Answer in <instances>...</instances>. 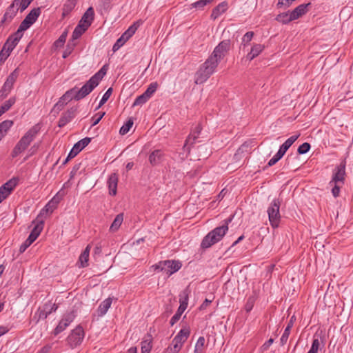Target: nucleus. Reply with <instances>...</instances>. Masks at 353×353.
<instances>
[{
	"instance_id": "a211bd4d",
	"label": "nucleus",
	"mask_w": 353,
	"mask_h": 353,
	"mask_svg": "<svg viewBox=\"0 0 353 353\" xmlns=\"http://www.w3.org/2000/svg\"><path fill=\"white\" fill-rule=\"evenodd\" d=\"M310 6V3L301 4L296 7L292 11H290L292 14V19L296 20L301 17L307 12V7Z\"/></svg>"
},
{
	"instance_id": "f3484780",
	"label": "nucleus",
	"mask_w": 353,
	"mask_h": 353,
	"mask_svg": "<svg viewBox=\"0 0 353 353\" xmlns=\"http://www.w3.org/2000/svg\"><path fill=\"white\" fill-rule=\"evenodd\" d=\"M164 272L170 276L174 272H177L181 268V263L178 261L165 260Z\"/></svg>"
},
{
	"instance_id": "603ef678",
	"label": "nucleus",
	"mask_w": 353,
	"mask_h": 353,
	"mask_svg": "<svg viewBox=\"0 0 353 353\" xmlns=\"http://www.w3.org/2000/svg\"><path fill=\"white\" fill-rule=\"evenodd\" d=\"M75 3L72 1L68 4H65L63 8V16L68 14V13L73 9Z\"/></svg>"
},
{
	"instance_id": "412c9836",
	"label": "nucleus",
	"mask_w": 353,
	"mask_h": 353,
	"mask_svg": "<svg viewBox=\"0 0 353 353\" xmlns=\"http://www.w3.org/2000/svg\"><path fill=\"white\" fill-rule=\"evenodd\" d=\"M77 92V90L75 88H72L67 92L60 98L59 102L56 104V105H63L64 104L68 103L72 99H74L75 93Z\"/></svg>"
},
{
	"instance_id": "c03bdc74",
	"label": "nucleus",
	"mask_w": 353,
	"mask_h": 353,
	"mask_svg": "<svg viewBox=\"0 0 353 353\" xmlns=\"http://www.w3.org/2000/svg\"><path fill=\"white\" fill-rule=\"evenodd\" d=\"M12 121L10 120H6L0 123V129L1 131H2V133L4 134V136L6 134L8 130L12 125Z\"/></svg>"
},
{
	"instance_id": "f257e3e1",
	"label": "nucleus",
	"mask_w": 353,
	"mask_h": 353,
	"mask_svg": "<svg viewBox=\"0 0 353 353\" xmlns=\"http://www.w3.org/2000/svg\"><path fill=\"white\" fill-rule=\"evenodd\" d=\"M230 46V40H224L214 48L212 54L200 66L194 75V83L201 84L205 82L215 72L221 60L225 57Z\"/></svg>"
},
{
	"instance_id": "c9c22d12",
	"label": "nucleus",
	"mask_w": 353,
	"mask_h": 353,
	"mask_svg": "<svg viewBox=\"0 0 353 353\" xmlns=\"http://www.w3.org/2000/svg\"><path fill=\"white\" fill-rule=\"evenodd\" d=\"M59 202V200H57L55 198H53L48 204L45 206V208L42 210L40 213L41 215L44 212H52L53 210L57 208V205Z\"/></svg>"
},
{
	"instance_id": "4c0bfd02",
	"label": "nucleus",
	"mask_w": 353,
	"mask_h": 353,
	"mask_svg": "<svg viewBox=\"0 0 353 353\" xmlns=\"http://www.w3.org/2000/svg\"><path fill=\"white\" fill-rule=\"evenodd\" d=\"M205 339L203 336H200L195 345L194 353H203L204 350V345Z\"/></svg>"
},
{
	"instance_id": "bf43d9fd",
	"label": "nucleus",
	"mask_w": 353,
	"mask_h": 353,
	"mask_svg": "<svg viewBox=\"0 0 353 353\" xmlns=\"http://www.w3.org/2000/svg\"><path fill=\"white\" fill-rule=\"evenodd\" d=\"M164 263H165V261H160L158 263L152 265L150 268L154 270V271H156V270L164 271V270L166 268H165Z\"/></svg>"
},
{
	"instance_id": "2f4dec72",
	"label": "nucleus",
	"mask_w": 353,
	"mask_h": 353,
	"mask_svg": "<svg viewBox=\"0 0 353 353\" xmlns=\"http://www.w3.org/2000/svg\"><path fill=\"white\" fill-rule=\"evenodd\" d=\"M18 179L16 178H12L10 179L8 181H7L6 183H4L3 185L1 186L2 190L4 191H8V194H11L12 191L14 190V188L16 187L17 184Z\"/></svg>"
},
{
	"instance_id": "72a5a7b5",
	"label": "nucleus",
	"mask_w": 353,
	"mask_h": 353,
	"mask_svg": "<svg viewBox=\"0 0 353 353\" xmlns=\"http://www.w3.org/2000/svg\"><path fill=\"white\" fill-rule=\"evenodd\" d=\"M27 30L26 27H24L21 23L20 24L18 30L14 33L12 34L9 37L10 39H12L15 42H18L20 41L23 36V32Z\"/></svg>"
},
{
	"instance_id": "dca6fc26",
	"label": "nucleus",
	"mask_w": 353,
	"mask_h": 353,
	"mask_svg": "<svg viewBox=\"0 0 353 353\" xmlns=\"http://www.w3.org/2000/svg\"><path fill=\"white\" fill-rule=\"evenodd\" d=\"M94 17V11L92 7H89L82 16L79 24L88 28L92 24Z\"/></svg>"
},
{
	"instance_id": "ddd939ff",
	"label": "nucleus",
	"mask_w": 353,
	"mask_h": 353,
	"mask_svg": "<svg viewBox=\"0 0 353 353\" xmlns=\"http://www.w3.org/2000/svg\"><path fill=\"white\" fill-rule=\"evenodd\" d=\"M202 128L200 124H198L192 132L190 133V134L188 137L187 139L185 140V143L183 145V149L187 151L188 152H190V146L194 143L195 140L197 139L199 135L200 134L201 132Z\"/></svg>"
},
{
	"instance_id": "58836bf2",
	"label": "nucleus",
	"mask_w": 353,
	"mask_h": 353,
	"mask_svg": "<svg viewBox=\"0 0 353 353\" xmlns=\"http://www.w3.org/2000/svg\"><path fill=\"white\" fill-rule=\"evenodd\" d=\"M213 0H199L190 5L191 8H195L197 10H201L207 4L211 3Z\"/></svg>"
},
{
	"instance_id": "0e129e2a",
	"label": "nucleus",
	"mask_w": 353,
	"mask_h": 353,
	"mask_svg": "<svg viewBox=\"0 0 353 353\" xmlns=\"http://www.w3.org/2000/svg\"><path fill=\"white\" fill-rule=\"evenodd\" d=\"M8 192V191H3L0 187V203L10 195Z\"/></svg>"
},
{
	"instance_id": "0eeeda50",
	"label": "nucleus",
	"mask_w": 353,
	"mask_h": 353,
	"mask_svg": "<svg viewBox=\"0 0 353 353\" xmlns=\"http://www.w3.org/2000/svg\"><path fill=\"white\" fill-rule=\"evenodd\" d=\"M190 335L188 328L181 329L177 335L173 339L170 347L172 348L174 353H179L183 344L186 341Z\"/></svg>"
},
{
	"instance_id": "aec40b11",
	"label": "nucleus",
	"mask_w": 353,
	"mask_h": 353,
	"mask_svg": "<svg viewBox=\"0 0 353 353\" xmlns=\"http://www.w3.org/2000/svg\"><path fill=\"white\" fill-rule=\"evenodd\" d=\"M228 8V5L226 1H223L218 4L212 11L211 19L215 20L221 14L224 13Z\"/></svg>"
},
{
	"instance_id": "ea45409f",
	"label": "nucleus",
	"mask_w": 353,
	"mask_h": 353,
	"mask_svg": "<svg viewBox=\"0 0 353 353\" xmlns=\"http://www.w3.org/2000/svg\"><path fill=\"white\" fill-rule=\"evenodd\" d=\"M185 310V309L183 308V307H179L176 314L170 319V323L171 326H173L179 320Z\"/></svg>"
},
{
	"instance_id": "69168bd1",
	"label": "nucleus",
	"mask_w": 353,
	"mask_h": 353,
	"mask_svg": "<svg viewBox=\"0 0 353 353\" xmlns=\"http://www.w3.org/2000/svg\"><path fill=\"white\" fill-rule=\"evenodd\" d=\"M75 46L74 43H72V47H70L69 45L68 46V48L64 51L63 54V57L65 59L69 56V54L71 53L72 50H73L74 46Z\"/></svg>"
},
{
	"instance_id": "864d4df0",
	"label": "nucleus",
	"mask_w": 353,
	"mask_h": 353,
	"mask_svg": "<svg viewBox=\"0 0 353 353\" xmlns=\"http://www.w3.org/2000/svg\"><path fill=\"white\" fill-rule=\"evenodd\" d=\"M49 306H50L49 304H45L43 306V309L39 311V319H46L48 317V316L50 314L47 310L48 309Z\"/></svg>"
},
{
	"instance_id": "423d86ee",
	"label": "nucleus",
	"mask_w": 353,
	"mask_h": 353,
	"mask_svg": "<svg viewBox=\"0 0 353 353\" xmlns=\"http://www.w3.org/2000/svg\"><path fill=\"white\" fill-rule=\"evenodd\" d=\"M84 336L85 333L83 327L78 325L69 334L67 342L71 348H74L82 343Z\"/></svg>"
},
{
	"instance_id": "37998d69",
	"label": "nucleus",
	"mask_w": 353,
	"mask_h": 353,
	"mask_svg": "<svg viewBox=\"0 0 353 353\" xmlns=\"http://www.w3.org/2000/svg\"><path fill=\"white\" fill-rule=\"evenodd\" d=\"M17 6H19L21 12L24 11L33 0H14Z\"/></svg>"
},
{
	"instance_id": "5fc2aeb1",
	"label": "nucleus",
	"mask_w": 353,
	"mask_h": 353,
	"mask_svg": "<svg viewBox=\"0 0 353 353\" xmlns=\"http://www.w3.org/2000/svg\"><path fill=\"white\" fill-rule=\"evenodd\" d=\"M283 156L279 152H277L276 154L269 161L268 165L269 166H272L276 164Z\"/></svg>"
},
{
	"instance_id": "6ab92c4d",
	"label": "nucleus",
	"mask_w": 353,
	"mask_h": 353,
	"mask_svg": "<svg viewBox=\"0 0 353 353\" xmlns=\"http://www.w3.org/2000/svg\"><path fill=\"white\" fill-rule=\"evenodd\" d=\"M231 219H226L225 221V225L220 227H217L211 231L212 234L215 236V237L219 241L222 239V238L225 236L226 232L228 230V225L231 221Z\"/></svg>"
},
{
	"instance_id": "c756f323",
	"label": "nucleus",
	"mask_w": 353,
	"mask_h": 353,
	"mask_svg": "<svg viewBox=\"0 0 353 353\" xmlns=\"http://www.w3.org/2000/svg\"><path fill=\"white\" fill-rule=\"evenodd\" d=\"M123 221V214L120 213L117 215L110 227V231L114 232L118 230Z\"/></svg>"
},
{
	"instance_id": "cd10ccee",
	"label": "nucleus",
	"mask_w": 353,
	"mask_h": 353,
	"mask_svg": "<svg viewBox=\"0 0 353 353\" xmlns=\"http://www.w3.org/2000/svg\"><path fill=\"white\" fill-rule=\"evenodd\" d=\"M264 49V46L261 44H254L252 48L250 53L247 54V59L249 61H252L256 57H257Z\"/></svg>"
},
{
	"instance_id": "4be33fe9",
	"label": "nucleus",
	"mask_w": 353,
	"mask_h": 353,
	"mask_svg": "<svg viewBox=\"0 0 353 353\" xmlns=\"http://www.w3.org/2000/svg\"><path fill=\"white\" fill-rule=\"evenodd\" d=\"M117 183H118V176L117 174H112L108 180L109 193L110 195L114 196L117 194Z\"/></svg>"
},
{
	"instance_id": "680f3d73",
	"label": "nucleus",
	"mask_w": 353,
	"mask_h": 353,
	"mask_svg": "<svg viewBox=\"0 0 353 353\" xmlns=\"http://www.w3.org/2000/svg\"><path fill=\"white\" fill-rule=\"evenodd\" d=\"M334 185L332 189V194L334 197H337L339 195L340 189L343 185L339 183H334Z\"/></svg>"
},
{
	"instance_id": "39448f33",
	"label": "nucleus",
	"mask_w": 353,
	"mask_h": 353,
	"mask_svg": "<svg viewBox=\"0 0 353 353\" xmlns=\"http://www.w3.org/2000/svg\"><path fill=\"white\" fill-rule=\"evenodd\" d=\"M19 74V68H17L10 75L7 77L6 81L4 82L0 90V99H5L11 92L13 85L17 79Z\"/></svg>"
},
{
	"instance_id": "774afa93",
	"label": "nucleus",
	"mask_w": 353,
	"mask_h": 353,
	"mask_svg": "<svg viewBox=\"0 0 353 353\" xmlns=\"http://www.w3.org/2000/svg\"><path fill=\"white\" fill-rule=\"evenodd\" d=\"M48 304L50 305V306L47 310L49 314H51L52 312H55L57 310L58 306L55 303L52 305L51 303Z\"/></svg>"
},
{
	"instance_id": "2eb2a0df",
	"label": "nucleus",
	"mask_w": 353,
	"mask_h": 353,
	"mask_svg": "<svg viewBox=\"0 0 353 353\" xmlns=\"http://www.w3.org/2000/svg\"><path fill=\"white\" fill-rule=\"evenodd\" d=\"M17 3H15V1H13L12 4L6 10L5 14H3V17L2 19L1 20V23L4 24L6 23H10L12 19L16 16L17 12L19 10V8H17Z\"/></svg>"
},
{
	"instance_id": "7ed1b4c3",
	"label": "nucleus",
	"mask_w": 353,
	"mask_h": 353,
	"mask_svg": "<svg viewBox=\"0 0 353 353\" xmlns=\"http://www.w3.org/2000/svg\"><path fill=\"white\" fill-rule=\"evenodd\" d=\"M39 130L37 125L33 126L21 138L12 150V157L13 158L17 157L27 149L31 142L35 139Z\"/></svg>"
},
{
	"instance_id": "79ce46f5",
	"label": "nucleus",
	"mask_w": 353,
	"mask_h": 353,
	"mask_svg": "<svg viewBox=\"0 0 353 353\" xmlns=\"http://www.w3.org/2000/svg\"><path fill=\"white\" fill-rule=\"evenodd\" d=\"M133 125V120L129 119L127 122L120 128L119 133L122 135L127 134Z\"/></svg>"
},
{
	"instance_id": "4468645a",
	"label": "nucleus",
	"mask_w": 353,
	"mask_h": 353,
	"mask_svg": "<svg viewBox=\"0 0 353 353\" xmlns=\"http://www.w3.org/2000/svg\"><path fill=\"white\" fill-rule=\"evenodd\" d=\"M77 110L76 107H72L63 112L59 120L58 126L62 128L69 123L75 117Z\"/></svg>"
},
{
	"instance_id": "b1692460",
	"label": "nucleus",
	"mask_w": 353,
	"mask_h": 353,
	"mask_svg": "<svg viewBox=\"0 0 353 353\" xmlns=\"http://www.w3.org/2000/svg\"><path fill=\"white\" fill-rule=\"evenodd\" d=\"M112 303V299L110 297H108V299H105L103 301H102L97 310L98 312V316H104L106 312H108V309L110 307Z\"/></svg>"
},
{
	"instance_id": "1a4fd4ad",
	"label": "nucleus",
	"mask_w": 353,
	"mask_h": 353,
	"mask_svg": "<svg viewBox=\"0 0 353 353\" xmlns=\"http://www.w3.org/2000/svg\"><path fill=\"white\" fill-rule=\"evenodd\" d=\"M139 26V23L138 21L130 26L128 29L117 39L112 47V50L115 52L123 46L125 43L135 33Z\"/></svg>"
},
{
	"instance_id": "f704fd0d",
	"label": "nucleus",
	"mask_w": 353,
	"mask_h": 353,
	"mask_svg": "<svg viewBox=\"0 0 353 353\" xmlns=\"http://www.w3.org/2000/svg\"><path fill=\"white\" fill-rule=\"evenodd\" d=\"M152 339L150 336H148L142 342H141V353H150L152 345H151Z\"/></svg>"
},
{
	"instance_id": "4d7b16f0",
	"label": "nucleus",
	"mask_w": 353,
	"mask_h": 353,
	"mask_svg": "<svg viewBox=\"0 0 353 353\" xmlns=\"http://www.w3.org/2000/svg\"><path fill=\"white\" fill-rule=\"evenodd\" d=\"M104 115H105V112H101V113L99 112V113L96 114L92 118V126H94L97 124H98L99 123V121L101 120V119L103 117Z\"/></svg>"
},
{
	"instance_id": "338daca9",
	"label": "nucleus",
	"mask_w": 353,
	"mask_h": 353,
	"mask_svg": "<svg viewBox=\"0 0 353 353\" xmlns=\"http://www.w3.org/2000/svg\"><path fill=\"white\" fill-rule=\"evenodd\" d=\"M52 349V345H46L43 346L39 351H38L37 353H49L50 350Z\"/></svg>"
},
{
	"instance_id": "20e7f679",
	"label": "nucleus",
	"mask_w": 353,
	"mask_h": 353,
	"mask_svg": "<svg viewBox=\"0 0 353 353\" xmlns=\"http://www.w3.org/2000/svg\"><path fill=\"white\" fill-rule=\"evenodd\" d=\"M281 201L278 199H274L268 208L269 221L272 228H276L279 226L281 221V214L279 212Z\"/></svg>"
},
{
	"instance_id": "3c124183",
	"label": "nucleus",
	"mask_w": 353,
	"mask_h": 353,
	"mask_svg": "<svg viewBox=\"0 0 353 353\" xmlns=\"http://www.w3.org/2000/svg\"><path fill=\"white\" fill-rule=\"evenodd\" d=\"M310 149V143L305 142L301 144L298 148V153L300 154H303L307 152Z\"/></svg>"
},
{
	"instance_id": "a878e982",
	"label": "nucleus",
	"mask_w": 353,
	"mask_h": 353,
	"mask_svg": "<svg viewBox=\"0 0 353 353\" xmlns=\"http://www.w3.org/2000/svg\"><path fill=\"white\" fill-rule=\"evenodd\" d=\"M91 246L88 245L84 251L81 254L79 263H80L81 268H85L88 265L89 255Z\"/></svg>"
},
{
	"instance_id": "6e6552de",
	"label": "nucleus",
	"mask_w": 353,
	"mask_h": 353,
	"mask_svg": "<svg viewBox=\"0 0 353 353\" xmlns=\"http://www.w3.org/2000/svg\"><path fill=\"white\" fill-rule=\"evenodd\" d=\"M43 222L39 221L32 229L28 239L21 245L19 248L20 253H23L37 239L43 230Z\"/></svg>"
},
{
	"instance_id": "13d9d810",
	"label": "nucleus",
	"mask_w": 353,
	"mask_h": 353,
	"mask_svg": "<svg viewBox=\"0 0 353 353\" xmlns=\"http://www.w3.org/2000/svg\"><path fill=\"white\" fill-rule=\"evenodd\" d=\"M16 102L15 97H11L8 100L6 101L2 105L3 108L8 111Z\"/></svg>"
},
{
	"instance_id": "bb28decb",
	"label": "nucleus",
	"mask_w": 353,
	"mask_h": 353,
	"mask_svg": "<svg viewBox=\"0 0 353 353\" xmlns=\"http://www.w3.org/2000/svg\"><path fill=\"white\" fill-rule=\"evenodd\" d=\"M163 159V152L160 150L153 151L149 156V161L152 165L159 164Z\"/></svg>"
},
{
	"instance_id": "49530a36",
	"label": "nucleus",
	"mask_w": 353,
	"mask_h": 353,
	"mask_svg": "<svg viewBox=\"0 0 353 353\" xmlns=\"http://www.w3.org/2000/svg\"><path fill=\"white\" fill-rule=\"evenodd\" d=\"M321 343L319 339H314L312 341V346L307 353H318L320 349Z\"/></svg>"
},
{
	"instance_id": "e2e57ef3",
	"label": "nucleus",
	"mask_w": 353,
	"mask_h": 353,
	"mask_svg": "<svg viewBox=\"0 0 353 353\" xmlns=\"http://www.w3.org/2000/svg\"><path fill=\"white\" fill-rule=\"evenodd\" d=\"M10 56V54L1 49L0 52V65L4 63L7 58Z\"/></svg>"
},
{
	"instance_id": "f03ea898",
	"label": "nucleus",
	"mask_w": 353,
	"mask_h": 353,
	"mask_svg": "<svg viewBox=\"0 0 353 353\" xmlns=\"http://www.w3.org/2000/svg\"><path fill=\"white\" fill-rule=\"evenodd\" d=\"M108 65H104L75 93L74 100L79 101L88 95L99 83L106 74Z\"/></svg>"
},
{
	"instance_id": "9d476101",
	"label": "nucleus",
	"mask_w": 353,
	"mask_h": 353,
	"mask_svg": "<svg viewBox=\"0 0 353 353\" xmlns=\"http://www.w3.org/2000/svg\"><path fill=\"white\" fill-rule=\"evenodd\" d=\"M76 317V312L72 310L65 313L61 320L53 331V334L56 336L64 331L68 326L74 321Z\"/></svg>"
},
{
	"instance_id": "473e14b6",
	"label": "nucleus",
	"mask_w": 353,
	"mask_h": 353,
	"mask_svg": "<svg viewBox=\"0 0 353 353\" xmlns=\"http://www.w3.org/2000/svg\"><path fill=\"white\" fill-rule=\"evenodd\" d=\"M189 291L188 289L183 290L179 294L180 307L186 309L188 304Z\"/></svg>"
},
{
	"instance_id": "a18cd8bd",
	"label": "nucleus",
	"mask_w": 353,
	"mask_h": 353,
	"mask_svg": "<svg viewBox=\"0 0 353 353\" xmlns=\"http://www.w3.org/2000/svg\"><path fill=\"white\" fill-rule=\"evenodd\" d=\"M149 98L143 93L137 97L133 103V106L141 105L148 101Z\"/></svg>"
},
{
	"instance_id": "a19ab883",
	"label": "nucleus",
	"mask_w": 353,
	"mask_h": 353,
	"mask_svg": "<svg viewBox=\"0 0 353 353\" xmlns=\"http://www.w3.org/2000/svg\"><path fill=\"white\" fill-rule=\"evenodd\" d=\"M157 88L158 83L157 82H153L149 85L147 90L143 93L150 99L156 92Z\"/></svg>"
},
{
	"instance_id": "8fccbe9b",
	"label": "nucleus",
	"mask_w": 353,
	"mask_h": 353,
	"mask_svg": "<svg viewBox=\"0 0 353 353\" xmlns=\"http://www.w3.org/2000/svg\"><path fill=\"white\" fill-rule=\"evenodd\" d=\"M91 139L89 137H85L82 139L81 140L79 141L77 143H76L74 145H78L77 147L80 149L81 151L86 147L90 142Z\"/></svg>"
},
{
	"instance_id": "6e6d98bb",
	"label": "nucleus",
	"mask_w": 353,
	"mask_h": 353,
	"mask_svg": "<svg viewBox=\"0 0 353 353\" xmlns=\"http://www.w3.org/2000/svg\"><path fill=\"white\" fill-rule=\"evenodd\" d=\"M253 36H254L253 32H246L242 39V43H243V45L246 46L248 43H249L250 41L252 40Z\"/></svg>"
},
{
	"instance_id": "5701e85b",
	"label": "nucleus",
	"mask_w": 353,
	"mask_h": 353,
	"mask_svg": "<svg viewBox=\"0 0 353 353\" xmlns=\"http://www.w3.org/2000/svg\"><path fill=\"white\" fill-rule=\"evenodd\" d=\"M219 242L217 239L211 232H210L203 239L201 246L203 249H207L211 247L212 245Z\"/></svg>"
},
{
	"instance_id": "7c9ffc66",
	"label": "nucleus",
	"mask_w": 353,
	"mask_h": 353,
	"mask_svg": "<svg viewBox=\"0 0 353 353\" xmlns=\"http://www.w3.org/2000/svg\"><path fill=\"white\" fill-rule=\"evenodd\" d=\"M87 29L88 28L81 26V24H78L72 32L71 41L73 43L74 41L78 39L87 30Z\"/></svg>"
},
{
	"instance_id": "052dcab7",
	"label": "nucleus",
	"mask_w": 353,
	"mask_h": 353,
	"mask_svg": "<svg viewBox=\"0 0 353 353\" xmlns=\"http://www.w3.org/2000/svg\"><path fill=\"white\" fill-rule=\"evenodd\" d=\"M295 0H279L277 3L278 8H281L283 6H285V8L289 7L293 1Z\"/></svg>"
},
{
	"instance_id": "de8ad7c7",
	"label": "nucleus",
	"mask_w": 353,
	"mask_h": 353,
	"mask_svg": "<svg viewBox=\"0 0 353 353\" xmlns=\"http://www.w3.org/2000/svg\"><path fill=\"white\" fill-rule=\"evenodd\" d=\"M112 93V88H108L107 90V91L105 92V94H103V96L102 97V98L99 102L98 108L101 107L109 99Z\"/></svg>"
},
{
	"instance_id": "9b49d317",
	"label": "nucleus",
	"mask_w": 353,
	"mask_h": 353,
	"mask_svg": "<svg viewBox=\"0 0 353 353\" xmlns=\"http://www.w3.org/2000/svg\"><path fill=\"white\" fill-rule=\"evenodd\" d=\"M345 176V162H341L335 170L333 174L332 181L330 184L332 185L333 183L344 184Z\"/></svg>"
},
{
	"instance_id": "e433bc0d",
	"label": "nucleus",
	"mask_w": 353,
	"mask_h": 353,
	"mask_svg": "<svg viewBox=\"0 0 353 353\" xmlns=\"http://www.w3.org/2000/svg\"><path fill=\"white\" fill-rule=\"evenodd\" d=\"M17 44L18 42H15L12 39H10V37H8L2 49L10 54L11 52Z\"/></svg>"
},
{
	"instance_id": "c85d7f7f",
	"label": "nucleus",
	"mask_w": 353,
	"mask_h": 353,
	"mask_svg": "<svg viewBox=\"0 0 353 353\" xmlns=\"http://www.w3.org/2000/svg\"><path fill=\"white\" fill-rule=\"evenodd\" d=\"M275 19L282 24H288L294 21L290 11L278 14Z\"/></svg>"
},
{
	"instance_id": "09e8293b",
	"label": "nucleus",
	"mask_w": 353,
	"mask_h": 353,
	"mask_svg": "<svg viewBox=\"0 0 353 353\" xmlns=\"http://www.w3.org/2000/svg\"><path fill=\"white\" fill-rule=\"evenodd\" d=\"M300 134L293 135L288 138L283 144L285 148L289 149L290 147L296 141V139L299 137Z\"/></svg>"
},
{
	"instance_id": "f8f14e48",
	"label": "nucleus",
	"mask_w": 353,
	"mask_h": 353,
	"mask_svg": "<svg viewBox=\"0 0 353 353\" xmlns=\"http://www.w3.org/2000/svg\"><path fill=\"white\" fill-rule=\"evenodd\" d=\"M41 14V8H33L21 23L24 27L28 29L37 19Z\"/></svg>"
},
{
	"instance_id": "393cba45",
	"label": "nucleus",
	"mask_w": 353,
	"mask_h": 353,
	"mask_svg": "<svg viewBox=\"0 0 353 353\" xmlns=\"http://www.w3.org/2000/svg\"><path fill=\"white\" fill-rule=\"evenodd\" d=\"M294 320H295V317H294V316H292L291 317L290 320L289 321L288 325L285 327L284 332L283 333V334L281 337V339H280L281 345L283 346L287 343V341H288L289 335L290 334V330L293 326Z\"/></svg>"
}]
</instances>
